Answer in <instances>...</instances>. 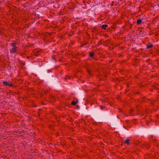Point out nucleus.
Listing matches in <instances>:
<instances>
[{"label": "nucleus", "instance_id": "8", "mask_svg": "<svg viewBox=\"0 0 159 159\" xmlns=\"http://www.w3.org/2000/svg\"><path fill=\"white\" fill-rule=\"evenodd\" d=\"M125 143L128 144H129V140L127 139L125 142Z\"/></svg>", "mask_w": 159, "mask_h": 159}, {"label": "nucleus", "instance_id": "9", "mask_svg": "<svg viewBox=\"0 0 159 159\" xmlns=\"http://www.w3.org/2000/svg\"><path fill=\"white\" fill-rule=\"evenodd\" d=\"M15 43H13L12 44V45L14 48L15 47V48H16V47H15Z\"/></svg>", "mask_w": 159, "mask_h": 159}, {"label": "nucleus", "instance_id": "2", "mask_svg": "<svg viewBox=\"0 0 159 159\" xmlns=\"http://www.w3.org/2000/svg\"><path fill=\"white\" fill-rule=\"evenodd\" d=\"M16 48H15V47L13 48L10 50V51L11 52V53H14V52H16Z\"/></svg>", "mask_w": 159, "mask_h": 159}, {"label": "nucleus", "instance_id": "4", "mask_svg": "<svg viewBox=\"0 0 159 159\" xmlns=\"http://www.w3.org/2000/svg\"><path fill=\"white\" fill-rule=\"evenodd\" d=\"M78 102V100L76 101L75 102L74 101H73L72 102L71 104L73 105H75Z\"/></svg>", "mask_w": 159, "mask_h": 159}, {"label": "nucleus", "instance_id": "5", "mask_svg": "<svg viewBox=\"0 0 159 159\" xmlns=\"http://www.w3.org/2000/svg\"><path fill=\"white\" fill-rule=\"evenodd\" d=\"M107 26V25L106 24L103 25H102V28L104 30H105L106 27Z\"/></svg>", "mask_w": 159, "mask_h": 159}, {"label": "nucleus", "instance_id": "1", "mask_svg": "<svg viewBox=\"0 0 159 159\" xmlns=\"http://www.w3.org/2000/svg\"><path fill=\"white\" fill-rule=\"evenodd\" d=\"M142 19L141 18H140L137 21V24L138 25L140 24L142 22Z\"/></svg>", "mask_w": 159, "mask_h": 159}, {"label": "nucleus", "instance_id": "6", "mask_svg": "<svg viewBox=\"0 0 159 159\" xmlns=\"http://www.w3.org/2000/svg\"><path fill=\"white\" fill-rule=\"evenodd\" d=\"M94 53L92 52H89V55L91 57H93L94 55Z\"/></svg>", "mask_w": 159, "mask_h": 159}, {"label": "nucleus", "instance_id": "7", "mask_svg": "<svg viewBox=\"0 0 159 159\" xmlns=\"http://www.w3.org/2000/svg\"><path fill=\"white\" fill-rule=\"evenodd\" d=\"M152 46V44H150L148 45L147 47V48H151Z\"/></svg>", "mask_w": 159, "mask_h": 159}, {"label": "nucleus", "instance_id": "3", "mask_svg": "<svg viewBox=\"0 0 159 159\" xmlns=\"http://www.w3.org/2000/svg\"><path fill=\"white\" fill-rule=\"evenodd\" d=\"M3 84L5 85H11L9 83L6 81H3Z\"/></svg>", "mask_w": 159, "mask_h": 159}]
</instances>
